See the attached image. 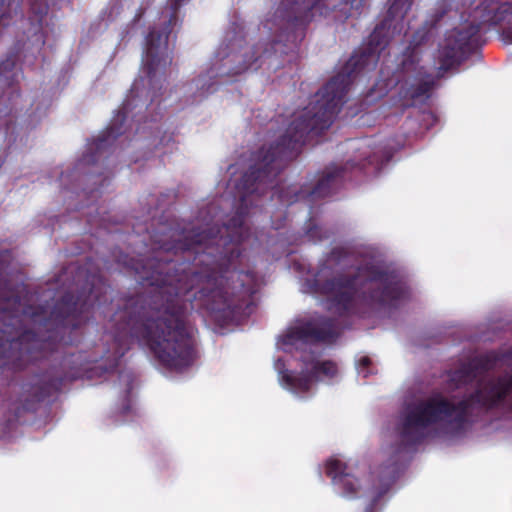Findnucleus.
Listing matches in <instances>:
<instances>
[{
	"label": "nucleus",
	"instance_id": "nucleus-2",
	"mask_svg": "<svg viewBox=\"0 0 512 512\" xmlns=\"http://www.w3.org/2000/svg\"><path fill=\"white\" fill-rule=\"evenodd\" d=\"M337 373V367L331 362H324L318 367L315 376L294 377L290 372L281 374V382L284 387L295 394H303L310 391L318 380H326Z\"/></svg>",
	"mask_w": 512,
	"mask_h": 512
},
{
	"label": "nucleus",
	"instance_id": "nucleus-1",
	"mask_svg": "<svg viewBox=\"0 0 512 512\" xmlns=\"http://www.w3.org/2000/svg\"><path fill=\"white\" fill-rule=\"evenodd\" d=\"M477 418H399L394 428L383 431L389 444L383 451L385 461L373 471L378 487L364 512H375L379 501L388 493L398 478L407 457L416 452L419 445L441 439L462 437Z\"/></svg>",
	"mask_w": 512,
	"mask_h": 512
},
{
	"label": "nucleus",
	"instance_id": "nucleus-4",
	"mask_svg": "<svg viewBox=\"0 0 512 512\" xmlns=\"http://www.w3.org/2000/svg\"><path fill=\"white\" fill-rule=\"evenodd\" d=\"M449 406L441 397H434L425 403H421L415 412V416H437L438 414L448 413Z\"/></svg>",
	"mask_w": 512,
	"mask_h": 512
},
{
	"label": "nucleus",
	"instance_id": "nucleus-3",
	"mask_svg": "<svg viewBox=\"0 0 512 512\" xmlns=\"http://www.w3.org/2000/svg\"><path fill=\"white\" fill-rule=\"evenodd\" d=\"M326 474L332 479V483L342 489L347 497H355L359 490V481L347 472L345 463L338 459H329L326 463Z\"/></svg>",
	"mask_w": 512,
	"mask_h": 512
},
{
	"label": "nucleus",
	"instance_id": "nucleus-6",
	"mask_svg": "<svg viewBox=\"0 0 512 512\" xmlns=\"http://www.w3.org/2000/svg\"><path fill=\"white\" fill-rule=\"evenodd\" d=\"M18 419L19 418H7L5 426L9 428L12 427Z\"/></svg>",
	"mask_w": 512,
	"mask_h": 512
},
{
	"label": "nucleus",
	"instance_id": "nucleus-9",
	"mask_svg": "<svg viewBox=\"0 0 512 512\" xmlns=\"http://www.w3.org/2000/svg\"><path fill=\"white\" fill-rule=\"evenodd\" d=\"M291 342H292V339L289 337V338L287 339V343H291Z\"/></svg>",
	"mask_w": 512,
	"mask_h": 512
},
{
	"label": "nucleus",
	"instance_id": "nucleus-8",
	"mask_svg": "<svg viewBox=\"0 0 512 512\" xmlns=\"http://www.w3.org/2000/svg\"><path fill=\"white\" fill-rule=\"evenodd\" d=\"M494 403V400H490V401H485L484 404H487V405H490V404H493Z\"/></svg>",
	"mask_w": 512,
	"mask_h": 512
},
{
	"label": "nucleus",
	"instance_id": "nucleus-5",
	"mask_svg": "<svg viewBox=\"0 0 512 512\" xmlns=\"http://www.w3.org/2000/svg\"><path fill=\"white\" fill-rule=\"evenodd\" d=\"M152 348L163 361H169L168 358L171 356L170 351L175 350L174 344L169 339L155 343Z\"/></svg>",
	"mask_w": 512,
	"mask_h": 512
},
{
	"label": "nucleus",
	"instance_id": "nucleus-7",
	"mask_svg": "<svg viewBox=\"0 0 512 512\" xmlns=\"http://www.w3.org/2000/svg\"><path fill=\"white\" fill-rule=\"evenodd\" d=\"M502 389H503V385L501 384V386L499 388H495V389L491 390V393L493 394V396L495 394H497L498 397H499L500 396V392L502 391Z\"/></svg>",
	"mask_w": 512,
	"mask_h": 512
}]
</instances>
